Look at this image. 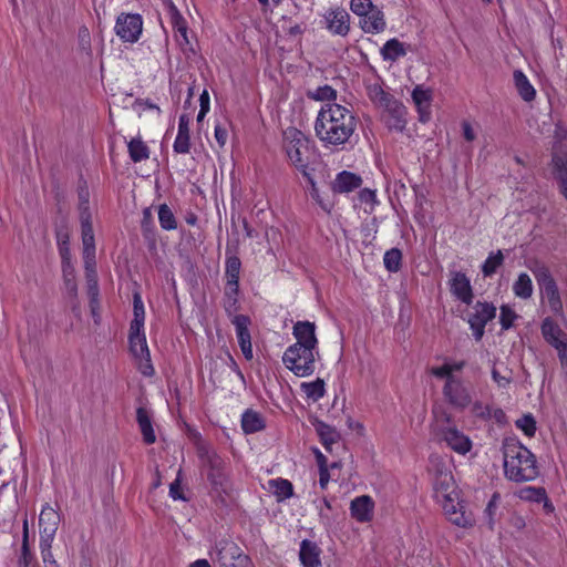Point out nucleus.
<instances>
[{
	"label": "nucleus",
	"mask_w": 567,
	"mask_h": 567,
	"mask_svg": "<svg viewBox=\"0 0 567 567\" xmlns=\"http://www.w3.org/2000/svg\"><path fill=\"white\" fill-rule=\"evenodd\" d=\"M231 323L235 326L236 334L239 346L250 344L251 337L249 332V326L251 323L250 318L246 315H238L231 318Z\"/></svg>",
	"instance_id": "nucleus-33"
},
{
	"label": "nucleus",
	"mask_w": 567,
	"mask_h": 567,
	"mask_svg": "<svg viewBox=\"0 0 567 567\" xmlns=\"http://www.w3.org/2000/svg\"><path fill=\"white\" fill-rule=\"evenodd\" d=\"M241 427L245 433H256L265 427V422L259 413L247 410L241 416Z\"/></svg>",
	"instance_id": "nucleus-36"
},
{
	"label": "nucleus",
	"mask_w": 567,
	"mask_h": 567,
	"mask_svg": "<svg viewBox=\"0 0 567 567\" xmlns=\"http://www.w3.org/2000/svg\"><path fill=\"white\" fill-rule=\"evenodd\" d=\"M443 440L460 454H466L472 447L470 439L454 426H449L443 431Z\"/></svg>",
	"instance_id": "nucleus-21"
},
{
	"label": "nucleus",
	"mask_w": 567,
	"mask_h": 567,
	"mask_svg": "<svg viewBox=\"0 0 567 567\" xmlns=\"http://www.w3.org/2000/svg\"><path fill=\"white\" fill-rule=\"evenodd\" d=\"M513 291L516 297L522 299H528L533 295V282L530 277L522 272L513 285Z\"/></svg>",
	"instance_id": "nucleus-38"
},
{
	"label": "nucleus",
	"mask_w": 567,
	"mask_h": 567,
	"mask_svg": "<svg viewBox=\"0 0 567 567\" xmlns=\"http://www.w3.org/2000/svg\"><path fill=\"white\" fill-rule=\"evenodd\" d=\"M383 118L390 130L403 132L406 126V107L395 97L383 109Z\"/></svg>",
	"instance_id": "nucleus-15"
},
{
	"label": "nucleus",
	"mask_w": 567,
	"mask_h": 567,
	"mask_svg": "<svg viewBox=\"0 0 567 567\" xmlns=\"http://www.w3.org/2000/svg\"><path fill=\"white\" fill-rule=\"evenodd\" d=\"M158 220L163 229L173 230L177 227L175 216L166 204L158 207Z\"/></svg>",
	"instance_id": "nucleus-46"
},
{
	"label": "nucleus",
	"mask_w": 567,
	"mask_h": 567,
	"mask_svg": "<svg viewBox=\"0 0 567 567\" xmlns=\"http://www.w3.org/2000/svg\"><path fill=\"white\" fill-rule=\"evenodd\" d=\"M241 269V261L237 256H228L226 258V287H231V289L239 288V275Z\"/></svg>",
	"instance_id": "nucleus-31"
},
{
	"label": "nucleus",
	"mask_w": 567,
	"mask_h": 567,
	"mask_svg": "<svg viewBox=\"0 0 567 567\" xmlns=\"http://www.w3.org/2000/svg\"><path fill=\"white\" fill-rule=\"evenodd\" d=\"M496 316V308L493 303L477 301L473 307V312L468 316V324L473 331L476 341L484 336V329L487 322Z\"/></svg>",
	"instance_id": "nucleus-9"
},
{
	"label": "nucleus",
	"mask_w": 567,
	"mask_h": 567,
	"mask_svg": "<svg viewBox=\"0 0 567 567\" xmlns=\"http://www.w3.org/2000/svg\"><path fill=\"white\" fill-rule=\"evenodd\" d=\"M431 99L432 94L430 90H424L422 86L417 85L412 91V100L419 112V120L423 123L430 120L431 115Z\"/></svg>",
	"instance_id": "nucleus-25"
},
{
	"label": "nucleus",
	"mask_w": 567,
	"mask_h": 567,
	"mask_svg": "<svg viewBox=\"0 0 567 567\" xmlns=\"http://www.w3.org/2000/svg\"><path fill=\"white\" fill-rule=\"evenodd\" d=\"M540 330L545 341L557 350L561 364H567V334L549 317L543 320Z\"/></svg>",
	"instance_id": "nucleus-7"
},
{
	"label": "nucleus",
	"mask_w": 567,
	"mask_h": 567,
	"mask_svg": "<svg viewBox=\"0 0 567 567\" xmlns=\"http://www.w3.org/2000/svg\"><path fill=\"white\" fill-rule=\"evenodd\" d=\"M370 101L379 109H383L394 96L383 90L379 82L369 83L365 86Z\"/></svg>",
	"instance_id": "nucleus-30"
},
{
	"label": "nucleus",
	"mask_w": 567,
	"mask_h": 567,
	"mask_svg": "<svg viewBox=\"0 0 567 567\" xmlns=\"http://www.w3.org/2000/svg\"><path fill=\"white\" fill-rule=\"evenodd\" d=\"M504 474L509 481L522 483L534 481L539 475L536 456L517 439L503 441Z\"/></svg>",
	"instance_id": "nucleus-2"
},
{
	"label": "nucleus",
	"mask_w": 567,
	"mask_h": 567,
	"mask_svg": "<svg viewBox=\"0 0 567 567\" xmlns=\"http://www.w3.org/2000/svg\"><path fill=\"white\" fill-rule=\"evenodd\" d=\"M321 549L320 547L309 539H303L300 544L299 559L303 567H320Z\"/></svg>",
	"instance_id": "nucleus-24"
},
{
	"label": "nucleus",
	"mask_w": 567,
	"mask_h": 567,
	"mask_svg": "<svg viewBox=\"0 0 567 567\" xmlns=\"http://www.w3.org/2000/svg\"><path fill=\"white\" fill-rule=\"evenodd\" d=\"M55 237H56V243L59 246V251H60L61 258H62L63 262H65L66 260H69V256H70V249H69L70 237H69L68 228L64 226L58 227L55 229Z\"/></svg>",
	"instance_id": "nucleus-44"
},
{
	"label": "nucleus",
	"mask_w": 567,
	"mask_h": 567,
	"mask_svg": "<svg viewBox=\"0 0 567 567\" xmlns=\"http://www.w3.org/2000/svg\"><path fill=\"white\" fill-rule=\"evenodd\" d=\"M515 425L528 437H533L536 433V421L530 413L525 414L516 420Z\"/></svg>",
	"instance_id": "nucleus-50"
},
{
	"label": "nucleus",
	"mask_w": 567,
	"mask_h": 567,
	"mask_svg": "<svg viewBox=\"0 0 567 567\" xmlns=\"http://www.w3.org/2000/svg\"><path fill=\"white\" fill-rule=\"evenodd\" d=\"M513 78H514L515 86H516L520 97L526 102L533 101L536 96V91L533 87V85L529 83L527 76L523 73V71L515 70Z\"/></svg>",
	"instance_id": "nucleus-32"
},
{
	"label": "nucleus",
	"mask_w": 567,
	"mask_h": 567,
	"mask_svg": "<svg viewBox=\"0 0 567 567\" xmlns=\"http://www.w3.org/2000/svg\"><path fill=\"white\" fill-rule=\"evenodd\" d=\"M319 358L318 349L289 346L282 355V362L295 375L305 378L315 373L316 360Z\"/></svg>",
	"instance_id": "nucleus-3"
},
{
	"label": "nucleus",
	"mask_w": 567,
	"mask_h": 567,
	"mask_svg": "<svg viewBox=\"0 0 567 567\" xmlns=\"http://www.w3.org/2000/svg\"><path fill=\"white\" fill-rule=\"evenodd\" d=\"M529 270L533 272L540 290L548 287L549 285L556 284L549 268L545 264L535 260L532 265H529Z\"/></svg>",
	"instance_id": "nucleus-34"
},
{
	"label": "nucleus",
	"mask_w": 567,
	"mask_h": 567,
	"mask_svg": "<svg viewBox=\"0 0 567 567\" xmlns=\"http://www.w3.org/2000/svg\"><path fill=\"white\" fill-rule=\"evenodd\" d=\"M326 28L334 35L347 37L350 32V14L343 8H331L324 16Z\"/></svg>",
	"instance_id": "nucleus-13"
},
{
	"label": "nucleus",
	"mask_w": 567,
	"mask_h": 567,
	"mask_svg": "<svg viewBox=\"0 0 567 567\" xmlns=\"http://www.w3.org/2000/svg\"><path fill=\"white\" fill-rule=\"evenodd\" d=\"M199 457L203 465L207 467V480L210 483L212 489L217 494L225 492L227 488V476L225 474V462L214 451L205 447L199 449Z\"/></svg>",
	"instance_id": "nucleus-5"
},
{
	"label": "nucleus",
	"mask_w": 567,
	"mask_h": 567,
	"mask_svg": "<svg viewBox=\"0 0 567 567\" xmlns=\"http://www.w3.org/2000/svg\"><path fill=\"white\" fill-rule=\"evenodd\" d=\"M450 286L452 295L466 305L472 303L474 295L470 279L465 274L460 271L453 272Z\"/></svg>",
	"instance_id": "nucleus-18"
},
{
	"label": "nucleus",
	"mask_w": 567,
	"mask_h": 567,
	"mask_svg": "<svg viewBox=\"0 0 567 567\" xmlns=\"http://www.w3.org/2000/svg\"><path fill=\"white\" fill-rule=\"evenodd\" d=\"M300 388L305 394L313 401H318L319 399L323 398L326 393L324 381L322 379H317L313 382H303L301 383Z\"/></svg>",
	"instance_id": "nucleus-42"
},
{
	"label": "nucleus",
	"mask_w": 567,
	"mask_h": 567,
	"mask_svg": "<svg viewBox=\"0 0 567 567\" xmlns=\"http://www.w3.org/2000/svg\"><path fill=\"white\" fill-rule=\"evenodd\" d=\"M127 147L130 157L134 163L142 162L150 157V150L140 137L132 138Z\"/></svg>",
	"instance_id": "nucleus-37"
},
{
	"label": "nucleus",
	"mask_w": 567,
	"mask_h": 567,
	"mask_svg": "<svg viewBox=\"0 0 567 567\" xmlns=\"http://www.w3.org/2000/svg\"><path fill=\"white\" fill-rule=\"evenodd\" d=\"M80 221L81 228H86V226L93 227L89 208V200L80 203Z\"/></svg>",
	"instance_id": "nucleus-58"
},
{
	"label": "nucleus",
	"mask_w": 567,
	"mask_h": 567,
	"mask_svg": "<svg viewBox=\"0 0 567 567\" xmlns=\"http://www.w3.org/2000/svg\"><path fill=\"white\" fill-rule=\"evenodd\" d=\"M60 523V514L49 504L42 507L39 516L41 542L47 546L52 543Z\"/></svg>",
	"instance_id": "nucleus-14"
},
{
	"label": "nucleus",
	"mask_w": 567,
	"mask_h": 567,
	"mask_svg": "<svg viewBox=\"0 0 567 567\" xmlns=\"http://www.w3.org/2000/svg\"><path fill=\"white\" fill-rule=\"evenodd\" d=\"M357 128V118L347 107L328 103L319 111L316 123V136L324 148L344 150Z\"/></svg>",
	"instance_id": "nucleus-1"
},
{
	"label": "nucleus",
	"mask_w": 567,
	"mask_h": 567,
	"mask_svg": "<svg viewBox=\"0 0 567 567\" xmlns=\"http://www.w3.org/2000/svg\"><path fill=\"white\" fill-rule=\"evenodd\" d=\"M431 373L433 375H435L436 378H441V379H443V378L446 380L456 379L453 374H451V369H450L449 363H445L441 367L432 368Z\"/></svg>",
	"instance_id": "nucleus-62"
},
{
	"label": "nucleus",
	"mask_w": 567,
	"mask_h": 567,
	"mask_svg": "<svg viewBox=\"0 0 567 567\" xmlns=\"http://www.w3.org/2000/svg\"><path fill=\"white\" fill-rule=\"evenodd\" d=\"M168 13L173 28L182 35L185 42H188L186 20L184 19V17L181 14V12L173 2H171L168 6Z\"/></svg>",
	"instance_id": "nucleus-40"
},
{
	"label": "nucleus",
	"mask_w": 567,
	"mask_h": 567,
	"mask_svg": "<svg viewBox=\"0 0 567 567\" xmlns=\"http://www.w3.org/2000/svg\"><path fill=\"white\" fill-rule=\"evenodd\" d=\"M362 184V178L348 171L340 172L331 184V189L334 193H350L359 188Z\"/></svg>",
	"instance_id": "nucleus-23"
},
{
	"label": "nucleus",
	"mask_w": 567,
	"mask_h": 567,
	"mask_svg": "<svg viewBox=\"0 0 567 567\" xmlns=\"http://www.w3.org/2000/svg\"><path fill=\"white\" fill-rule=\"evenodd\" d=\"M437 502L441 503L447 519L452 524L463 528L472 527L475 524L473 514L466 511L463 503L458 502V494Z\"/></svg>",
	"instance_id": "nucleus-8"
},
{
	"label": "nucleus",
	"mask_w": 567,
	"mask_h": 567,
	"mask_svg": "<svg viewBox=\"0 0 567 567\" xmlns=\"http://www.w3.org/2000/svg\"><path fill=\"white\" fill-rule=\"evenodd\" d=\"M491 409L488 405H484L482 402H475L472 406V412L475 416L487 420L491 419Z\"/></svg>",
	"instance_id": "nucleus-60"
},
{
	"label": "nucleus",
	"mask_w": 567,
	"mask_h": 567,
	"mask_svg": "<svg viewBox=\"0 0 567 567\" xmlns=\"http://www.w3.org/2000/svg\"><path fill=\"white\" fill-rule=\"evenodd\" d=\"M374 502L369 495H361L351 501V516L360 522L368 523L373 517Z\"/></svg>",
	"instance_id": "nucleus-19"
},
{
	"label": "nucleus",
	"mask_w": 567,
	"mask_h": 567,
	"mask_svg": "<svg viewBox=\"0 0 567 567\" xmlns=\"http://www.w3.org/2000/svg\"><path fill=\"white\" fill-rule=\"evenodd\" d=\"M433 489L436 501L457 495L454 477L443 464L435 466Z\"/></svg>",
	"instance_id": "nucleus-11"
},
{
	"label": "nucleus",
	"mask_w": 567,
	"mask_h": 567,
	"mask_svg": "<svg viewBox=\"0 0 567 567\" xmlns=\"http://www.w3.org/2000/svg\"><path fill=\"white\" fill-rule=\"evenodd\" d=\"M144 320L133 319L130 326L128 338L145 337L143 332Z\"/></svg>",
	"instance_id": "nucleus-63"
},
{
	"label": "nucleus",
	"mask_w": 567,
	"mask_h": 567,
	"mask_svg": "<svg viewBox=\"0 0 567 567\" xmlns=\"http://www.w3.org/2000/svg\"><path fill=\"white\" fill-rule=\"evenodd\" d=\"M312 424L316 429L317 434L320 437L322 445L326 447L327 451H331V445L340 440L339 432L331 425L320 420H316Z\"/></svg>",
	"instance_id": "nucleus-29"
},
{
	"label": "nucleus",
	"mask_w": 567,
	"mask_h": 567,
	"mask_svg": "<svg viewBox=\"0 0 567 567\" xmlns=\"http://www.w3.org/2000/svg\"><path fill=\"white\" fill-rule=\"evenodd\" d=\"M190 118L187 114H182L178 120V132L173 148L177 154H187L190 150L189 135Z\"/></svg>",
	"instance_id": "nucleus-22"
},
{
	"label": "nucleus",
	"mask_w": 567,
	"mask_h": 567,
	"mask_svg": "<svg viewBox=\"0 0 567 567\" xmlns=\"http://www.w3.org/2000/svg\"><path fill=\"white\" fill-rule=\"evenodd\" d=\"M136 421L138 423L143 440L146 444H153L156 436L152 425L151 414L147 409L140 406L136 410Z\"/></svg>",
	"instance_id": "nucleus-28"
},
{
	"label": "nucleus",
	"mask_w": 567,
	"mask_h": 567,
	"mask_svg": "<svg viewBox=\"0 0 567 567\" xmlns=\"http://www.w3.org/2000/svg\"><path fill=\"white\" fill-rule=\"evenodd\" d=\"M402 252L398 248H391L384 254V267L390 272H396L401 268Z\"/></svg>",
	"instance_id": "nucleus-45"
},
{
	"label": "nucleus",
	"mask_w": 567,
	"mask_h": 567,
	"mask_svg": "<svg viewBox=\"0 0 567 567\" xmlns=\"http://www.w3.org/2000/svg\"><path fill=\"white\" fill-rule=\"evenodd\" d=\"M360 27L365 33H381L386 28L383 11L377 6L373 7L360 21Z\"/></svg>",
	"instance_id": "nucleus-20"
},
{
	"label": "nucleus",
	"mask_w": 567,
	"mask_h": 567,
	"mask_svg": "<svg viewBox=\"0 0 567 567\" xmlns=\"http://www.w3.org/2000/svg\"><path fill=\"white\" fill-rule=\"evenodd\" d=\"M179 474H181V472H178L177 478L174 482H172L171 485H169V495H171V497L173 499L185 501L186 498H185L184 494L181 491Z\"/></svg>",
	"instance_id": "nucleus-64"
},
{
	"label": "nucleus",
	"mask_w": 567,
	"mask_h": 567,
	"mask_svg": "<svg viewBox=\"0 0 567 567\" xmlns=\"http://www.w3.org/2000/svg\"><path fill=\"white\" fill-rule=\"evenodd\" d=\"M542 292L545 295L550 310L555 315L561 316L563 315V302L560 299L557 284L549 285L548 287L542 289Z\"/></svg>",
	"instance_id": "nucleus-39"
},
{
	"label": "nucleus",
	"mask_w": 567,
	"mask_h": 567,
	"mask_svg": "<svg viewBox=\"0 0 567 567\" xmlns=\"http://www.w3.org/2000/svg\"><path fill=\"white\" fill-rule=\"evenodd\" d=\"M550 165L555 178L567 174V150L563 144L557 143L554 145Z\"/></svg>",
	"instance_id": "nucleus-27"
},
{
	"label": "nucleus",
	"mask_w": 567,
	"mask_h": 567,
	"mask_svg": "<svg viewBox=\"0 0 567 567\" xmlns=\"http://www.w3.org/2000/svg\"><path fill=\"white\" fill-rule=\"evenodd\" d=\"M292 334L296 338L297 347H309L318 349V339L316 336V324L310 321H297L292 328Z\"/></svg>",
	"instance_id": "nucleus-17"
},
{
	"label": "nucleus",
	"mask_w": 567,
	"mask_h": 567,
	"mask_svg": "<svg viewBox=\"0 0 567 567\" xmlns=\"http://www.w3.org/2000/svg\"><path fill=\"white\" fill-rule=\"evenodd\" d=\"M270 486L272 487L274 494L280 499H285L292 496L293 487L288 480H272L270 481Z\"/></svg>",
	"instance_id": "nucleus-47"
},
{
	"label": "nucleus",
	"mask_w": 567,
	"mask_h": 567,
	"mask_svg": "<svg viewBox=\"0 0 567 567\" xmlns=\"http://www.w3.org/2000/svg\"><path fill=\"white\" fill-rule=\"evenodd\" d=\"M309 96L316 101H332L337 97V92L329 85L317 87Z\"/></svg>",
	"instance_id": "nucleus-53"
},
{
	"label": "nucleus",
	"mask_w": 567,
	"mask_h": 567,
	"mask_svg": "<svg viewBox=\"0 0 567 567\" xmlns=\"http://www.w3.org/2000/svg\"><path fill=\"white\" fill-rule=\"evenodd\" d=\"M499 499H501L499 494L494 493L484 511V514L487 518V524H488L489 529L494 528V515H495V511L498 506Z\"/></svg>",
	"instance_id": "nucleus-56"
},
{
	"label": "nucleus",
	"mask_w": 567,
	"mask_h": 567,
	"mask_svg": "<svg viewBox=\"0 0 567 567\" xmlns=\"http://www.w3.org/2000/svg\"><path fill=\"white\" fill-rule=\"evenodd\" d=\"M83 243V257H95V243L93 227L81 228Z\"/></svg>",
	"instance_id": "nucleus-48"
},
{
	"label": "nucleus",
	"mask_w": 567,
	"mask_h": 567,
	"mask_svg": "<svg viewBox=\"0 0 567 567\" xmlns=\"http://www.w3.org/2000/svg\"><path fill=\"white\" fill-rule=\"evenodd\" d=\"M409 44H405L393 38L388 40L380 50V54L384 61L395 62L408 53Z\"/></svg>",
	"instance_id": "nucleus-26"
},
{
	"label": "nucleus",
	"mask_w": 567,
	"mask_h": 567,
	"mask_svg": "<svg viewBox=\"0 0 567 567\" xmlns=\"http://www.w3.org/2000/svg\"><path fill=\"white\" fill-rule=\"evenodd\" d=\"M31 559H32V555L30 553L29 543H28V527H27V522H24V532H23V538H22L21 555L19 557L18 564L20 567H29Z\"/></svg>",
	"instance_id": "nucleus-52"
},
{
	"label": "nucleus",
	"mask_w": 567,
	"mask_h": 567,
	"mask_svg": "<svg viewBox=\"0 0 567 567\" xmlns=\"http://www.w3.org/2000/svg\"><path fill=\"white\" fill-rule=\"evenodd\" d=\"M141 228L145 238H151L154 236L153 214L150 207L143 209Z\"/></svg>",
	"instance_id": "nucleus-54"
},
{
	"label": "nucleus",
	"mask_w": 567,
	"mask_h": 567,
	"mask_svg": "<svg viewBox=\"0 0 567 567\" xmlns=\"http://www.w3.org/2000/svg\"><path fill=\"white\" fill-rule=\"evenodd\" d=\"M133 310H134V319L145 320L144 305H143L140 293H137V292L134 293Z\"/></svg>",
	"instance_id": "nucleus-61"
},
{
	"label": "nucleus",
	"mask_w": 567,
	"mask_h": 567,
	"mask_svg": "<svg viewBox=\"0 0 567 567\" xmlns=\"http://www.w3.org/2000/svg\"><path fill=\"white\" fill-rule=\"evenodd\" d=\"M504 262V255L502 250H497L496 252H491L487 259L482 265V272L485 277L493 276L497 268L501 267Z\"/></svg>",
	"instance_id": "nucleus-41"
},
{
	"label": "nucleus",
	"mask_w": 567,
	"mask_h": 567,
	"mask_svg": "<svg viewBox=\"0 0 567 567\" xmlns=\"http://www.w3.org/2000/svg\"><path fill=\"white\" fill-rule=\"evenodd\" d=\"M285 151L290 163L308 176L309 143L307 137L297 128H290L285 133Z\"/></svg>",
	"instance_id": "nucleus-4"
},
{
	"label": "nucleus",
	"mask_w": 567,
	"mask_h": 567,
	"mask_svg": "<svg viewBox=\"0 0 567 567\" xmlns=\"http://www.w3.org/2000/svg\"><path fill=\"white\" fill-rule=\"evenodd\" d=\"M519 497L522 499L532 501L536 503H547V494L545 488L543 487H525L520 491Z\"/></svg>",
	"instance_id": "nucleus-49"
},
{
	"label": "nucleus",
	"mask_w": 567,
	"mask_h": 567,
	"mask_svg": "<svg viewBox=\"0 0 567 567\" xmlns=\"http://www.w3.org/2000/svg\"><path fill=\"white\" fill-rule=\"evenodd\" d=\"M443 394L450 404L461 410L467 408L472 402L468 390L458 379L446 380Z\"/></svg>",
	"instance_id": "nucleus-12"
},
{
	"label": "nucleus",
	"mask_w": 567,
	"mask_h": 567,
	"mask_svg": "<svg viewBox=\"0 0 567 567\" xmlns=\"http://www.w3.org/2000/svg\"><path fill=\"white\" fill-rule=\"evenodd\" d=\"M238 289H231V287L225 288L224 309L229 317L237 316L236 312L239 310L238 301Z\"/></svg>",
	"instance_id": "nucleus-43"
},
{
	"label": "nucleus",
	"mask_w": 567,
	"mask_h": 567,
	"mask_svg": "<svg viewBox=\"0 0 567 567\" xmlns=\"http://www.w3.org/2000/svg\"><path fill=\"white\" fill-rule=\"evenodd\" d=\"M373 7L375 6L371 0H351L350 2L351 11L361 18L367 14Z\"/></svg>",
	"instance_id": "nucleus-57"
},
{
	"label": "nucleus",
	"mask_w": 567,
	"mask_h": 567,
	"mask_svg": "<svg viewBox=\"0 0 567 567\" xmlns=\"http://www.w3.org/2000/svg\"><path fill=\"white\" fill-rule=\"evenodd\" d=\"M87 295L90 298L91 312L94 317L95 323H97L99 315L96 310L99 307V284L95 270H92V272L87 274Z\"/></svg>",
	"instance_id": "nucleus-35"
},
{
	"label": "nucleus",
	"mask_w": 567,
	"mask_h": 567,
	"mask_svg": "<svg viewBox=\"0 0 567 567\" xmlns=\"http://www.w3.org/2000/svg\"><path fill=\"white\" fill-rule=\"evenodd\" d=\"M216 561L219 567H250V559L230 539H221L216 546Z\"/></svg>",
	"instance_id": "nucleus-6"
},
{
	"label": "nucleus",
	"mask_w": 567,
	"mask_h": 567,
	"mask_svg": "<svg viewBox=\"0 0 567 567\" xmlns=\"http://www.w3.org/2000/svg\"><path fill=\"white\" fill-rule=\"evenodd\" d=\"M40 547L44 566L58 567L56 561L53 559V555L51 553V543H49V546H47L44 542H41Z\"/></svg>",
	"instance_id": "nucleus-59"
},
{
	"label": "nucleus",
	"mask_w": 567,
	"mask_h": 567,
	"mask_svg": "<svg viewBox=\"0 0 567 567\" xmlns=\"http://www.w3.org/2000/svg\"><path fill=\"white\" fill-rule=\"evenodd\" d=\"M132 354L140 360V370L146 375L154 374V368L151 363V354L146 342V337L128 338Z\"/></svg>",
	"instance_id": "nucleus-16"
},
{
	"label": "nucleus",
	"mask_w": 567,
	"mask_h": 567,
	"mask_svg": "<svg viewBox=\"0 0 567 567\" xmlns=\"http://www.w3.org/2000/svg\"><path fill=\"white\" fill-rule=\"evenodd\" d=\"M517 318L516 312L507 305L501 307L499 322L503 330L512 328L514 320Z\"/></svg>",
	"instance_id": "nucleus-55"
},
{
	"label": "nucleus",
	"mask_w": 567,
	"mask_h": 567,
	"mask_svg": "<svg viewBox=\"0 0 567 567\" xmlns=\"http://www.w3.org/2000/svg\"><path fill=\"white\" fill-rule=\"evenodd\" d=\"M142 30L143 20L138 13H121L116 19L115 32L124 42H136Z\"/></svg>",
	"instance_id": "nucleus-10"
},
{
	"label": "nucleus",
	"mask_w": 567,
	"mask_h": 567,
	"mask_svg": "<svg viewBox=\"0 0 567 567\" xmlns=\"http://www.w3.org/2000/svg\"><path fill=\"white\" fill-rule=\"evenodd\" d=\"M63 276L69 297H73L75 299L78 293V285L75 281L74 269L69 264L63 268Z\"/></svg>",
	"instance_id": "nucleus-51"
}]
</instances>
